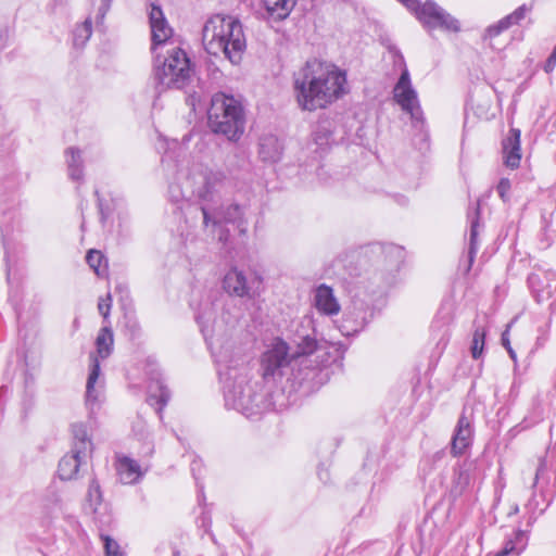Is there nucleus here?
<instances>
[{"instance_id": "obj_1", "label": "nucleus", "mask_w": 556, "mask_h": 556, "mask_svg": "<svg viewBox=\"0 0 556 556\" xmlns=\"http://www.w3.org/2000/svg\"><path fill=\"white\" fill-rule=\"evenodd\" d=\"M201 318L200 316L198 317L200 325H202ZM201 327L217 364L226 406L248 417L258 415L269 408L271 405L269 399L270 388L263 386L260 381L250 384L247 361L235 354L230 345L218 344L215 334L208 337L205 328Z\"/></svg>"}, {"instance_id": "obj_2", "label": "nucleus", "mask_w": 556, "mask_h": 556, "mask_svg": "<svg viewBox=\"0 0 556 556\" xmlns=\"http://www.w3.org/2000/svg\"><path fill=\"white\" fill-rule=\"evenodd\" d=\"M226 178L220 170L197 168L191 172L179 169L168 184V194L173 202L191 200L197 198L204 202L200 210L203 215V224L207 227L222 222L238 223V227L245 225L242 219L243 208L238 204L228 205L224 210L216 208L218 203L217 187Z\"/></svg>"}, {"instance_id": "obj_3", "label": "nucleus", "mask_w": 556, "mask_h": 556, "mask_svg": "<svg viewBox=\"0 0 556 556\" xmlns=\"http://www.w3.org/2000/svg\"><path fill=\"white\" fill-rule=\"evenodd\" d=\"M346 75L336 65L309 60L294 74L299 105L306 111L326 108L346 92Z\"/></svg>"}, {"instance_id": "obj_4", "label": "nucleus", "mask_w": 556, "mask_h": 556, "mask_svg": "<svg viewBox=\"0 0 556 556\" xmlns=\"http://www.w3.org/2000/svg\"><path fill=\"white\" fill-rule=\"evenodd\" d=\"M205 51L214 56L223 55L232 65H238L247 49V39L241 22L232 16L215 14L202 29Z\"/></svg>"}, {"instance_id": "obj_5", "label": "nucleus", "mask_w": 556, "mask_h": 556, "mask_svg": "<svg viewBox=\"0 0 556 556\" xmlns=\"http://www.w3.org/2000/svg\"><path fill=\"white\" fill-rule=\"evenodd\" d=\"M337 350L331 351L326 344H319L309 336L301 338L296 355L300 358L299 368H292L294 379L301 384L307 382L311 387L323 384L328 379L325 369L336 359Z\"/></svg>"}, {"instance_id": "obj_6", "label": "nucleus", "mask_w": 556, "mask_h": 556, "mask_svg": "<svg viewBox=\"0 0 556 556\" xmlns=\"http://www.w3.org/2000/svg\"><path fill=\"white\" fill-rule=\"evenodd\" d=\"M208 126L213 132L228 140H238L244 131V111L241 102L224 92L212 97L207 111Z\"/></svg>"}, {"instance_id": "obj_7", "label": "nucleus", "mask_w": 556, "mask_h": 556, "mask_svg": "<svg viewBox=\"0 0 556 556\" xmlns=\"http://www.w3.org/2000/svg\"><path fill=\"white\" fill-rule=\"evenodd\" d=\"M192 73L191 61L187 52L179 47L167 49L163 60L160 55L156 58L154 80L162 90L184 88L190 81Z\"/></svg>"}, {"instance_id": "obj_8", "label": "nucleus", "mask_w": 556, "mask_h": 556, "mask_svg": "<svg viewBox=\"0 0 556 556\" xmlns=\"http://www.w3.org/2000/svg\"><path fill=\"white\" fill-rule=\"evenodd\" d=\"M408 10L414 12L417 20L428 30L458 31L460 28L459 22L432 0L425 2L409 0Z\"/></svg>"}, {"instance_id": "obj_9", "label": "nucleus", "mask_w": 556, "mask_h": 556, "mask_svg": "<svg viewBox=\"0 0 556 556\" xmlns=\"http://www.w3.org/2000/svg\"><path fill=\"white\" fill-rule=\"evenodd\" d=\"M290 364L288 344L281 340L277 341L261 357L262 384L271 389L273 384L286 375Z\"/></svg>"}, {"instance_id": "obj_10", "label": "nucleus", "mask_w": 556, "mask_h": 556, "mask_svg": "<svg viewBox=\"0 0 556 556\" xmlns=\"http://www.w3.org/2000/svg\"><path fill=\"white\" fill-rule=\"evenodd\" d=\"M393 97L401 109L410 115L413 126L424 131V113L417 98V92L412 87L409 73L406 68L402 72L394 86Z\"/></svg>"}, {"instance_id": "obj_11", "label": "nucleus", "mask_w": 556, "mask_h": 556, "mask_svg": "<svg viewBox=\"0 0 556 556\" xmlns=\"http://www.w3.org/2000/svg\"><path fill=\"white\" fill-rule=\"evenodd\" d=\"M113 342L112 329L110 327H103L96 339L97 355L93 353L90 354V372L86 386V402L88 405H91L97 401L94 383L100 375V363L98 357L102 359L109 357L113 350Z\"/></svg>"}, {"instance_id": "obj_12", "label": "nucleus", "mask_w": 556, "mask_h": 556, "mask_svg": "<svg viewBox=\"0 0 556 556\" xmlns=\"http://www.w3.org/2000/svg\"><path fill=\"white\" fill-rule=\"evenodd\" d=\"M260 283L261 281L257 277L252 274L248 276L243 270L236 267L231 268L223 279L224 290L230 295L239 298H251Z\"/></svg>"}, {"instance_id": "obj_13", "label": "nucleus", "mask_w": 556, "mask_h": 556, "mask_svg": "<svg viewBox=\"0 0 556 556\" xmlns=\"http://www.w3.org/2000/svg\"><path fill=\"white\" fill-rule=\"evenodd\" d=\"M94 420L89 417L86 421H75L71 424L72 448L74 453L90 456L93 450L91 433L94 427Z\"/></svg>"}, {"instance_id": "obj_14", "label": "nucleus", "mask_w": 556, "mask_h": 556, "mask_svg": "<svg viewBox=\"0 0 556 556\" xmlns=\"http://www.w3.org/2000/svg\"><path fill=\"white\" fill-rule=\"evenodd\" d=\"M172 396L170 390L165 383L160 372L151 374L150 383L148 386L147 402L151 406H155L156 413L162 418V410L167 405Z\"/></svg>"}, {"instance_id": "obj_15", "label": "nucleus", "mask_w": 556, "mask_h": 556, "mask_svg": "<svg viewBox=\"0 0 556 556\" xmlns=\"http://www.w3.org/2000/svg\"><path fill=\"white\" fill-rule=\"evenodd\" d=\"M472 433L471 421L464 412L457 421L452 437L451 452L454 456L462 455L470 446Z\"/></svg>"}, {"instance_id": "obj_16", "label": "nucleus", "mask_w": 556, "mask_h": 556, "mask_svg": "<svg viewBox=\"0 0 556 556\" xmlns=\"http://www.w3.org/2000/svg\"><path fill=\"white\" fill-rule=\"evenodd\" d=\"M149 21L153 47L164 43L170 37L172 28L168 26L160 5L151 4Z\"/></svg>"}, {"instance_id": "obj_17", "label": "nucleus", "mask_w": 556, "mask_h": 556, "mask_svg": "<svg viewBox=\"0 0 556 556\" xmlns=\"http://www.w3.org/2000/svg\"><path fill=\"white\" fill-rule=\"evenodd\" d=\"M504 163L507 167L514 169L520 164V130L511 128L502 142Z\"/></svg>"}, {"instance_id": "obj_18", "label": "nucleus", "mask_w": 556, "mask_h": 556, "mask_svg": "<svg viewBox=\"0 0 556 556\" xmlns=\"http://www.w3.org/2000/svg\"><path fill=\"white\" fill-rule=\"evenodd\" d=\"M314 303L316 308L325 315L332 316L340 312V304L334 296L332 288L325 283L316 288Z\"/></svg>"}, {"instance_id": "obj_19", "label": "nucleus", "mask_w": 556, "mask_h": 556, "mask_svg": "<svg viewBox=\"0 0 556 556\" xmlns=\"http://www.w3.org/2000/svg\"><path fill=\"white\" fill-rule=\"evenodd\" d=\"M283 146L275 135H264L260 138L258 155L263 162L277 163L281 160Z\"/></svg>"}, {"instance_id": "obj_20", "label": "nucleus", "mask_w": 556, "mask_h": 556, "mask_svg": "<svg viewBox=\"0 0 556 556\" xmlns=\"http://www.w3.org/2000/svg\"><path fill=\"white\" fill-rule=\"evenodd\" d=\"M89 456L80 453H74L73 450L64 455L59 462V477L61 480H72L76 478L79 467L86 463Z\"/></svg>"}, {"instance_id": "obj_21", "label": "nucleus", "mask_w": 556, "mask_h": 556, "mask_svg": "<svg viewBox=\"0 0 556 556\" xmlns=\"http://www.w3.org/2000/svg\"><path fill=\"white\" fill-rule=\"evenodd\" d=\"M68 176L72 180L79 181L84 177L83 152L78 148H67L65 151Z\"/></svg>"}, {"instance_id": "obj_22", "label": "nucleus", "mask_w": 556, "mask_h": 556, "mask_svg": "<svg viewBox=\"0 0 556 556\" xmlns=\"http://www.w3.org/2000/svg\"><path fill=\"white\" fill-rule=\"evenodd\" d=\"M528 543V536L526 531L517 530L514 536L508 539L504 546L495 554V556H518L526 548Z\"/></svg>"}, {"instance_id": "obj_23", "label": "nucleus", "mask_w": 556, "mask_h": 556, "mask_svg": "<svg viewBox=\"0 0 556 556\" xmlns=\"http://www.w3.org/2000/svg\"><path fill=\"white\" fill-rule=\"evenodd\" d=\"M117 471L124 484L135 483L141 477L140 466L129 457L119 459Z\"/></svg>"}, {"instance_id": "obj_24", "label": "nucleus", "mask_w": 556, "mask_h": 556, "mask_svg": "<svg viewBox=\"0 0 556 556\" xmlns=\"http://www.w3.org/2000/svg\"><path fill=\"white\" fill-rule=\"evenodd\" d=\"M332 141L331 124L328 121L319 122L313 131V142L316 151H324Z\"/></svg>"}, {"instance_id": "obj_25", "label": "nucleus", "mask_w": 556, "mask_h": 556, "mask_svg": "<svg viewBox=\"0 0 556 556\" xmlns=\"http://www.w3.org/2000/svg\"><path fill=\"white\" fill-rule=\"evenodd\" d=\"M366 323L365 315L358 313L354 316V313H349L345 314L342 324L339 326V330L344 336L355 334L364 329Z\"/></svg>"}, {"instance_id": "obj_26", "label": "nucleus", "mask_w": 556, "mask_h": 556, "mask_svg": "<svg viewBox=\"0 0 556 556\" xmlns=\"http://www.w3.org/2000/svg\"><path fill=\"white\" fill-rule=\"evenodd\" d=\"M294 4V0H265L268 13L277 20H283L289 16Z\"/></svg>"}, {"instance_id": "obj_27", "label": "nucleus", "mask_w": 556, "mask_h": 556, "mask_svg": "<svg viewBox=\"0 0 556 556\" xmlns=\"http://www.w3.org/2000/svg\"><path fill=\"white\" fill-rule=\"evenodd\" d=\"M533 4L532 3H523L519 5L511 13L502 17L505 25L510 29L514 26H520L522 22L532 13Z\"/></svg>"}, {"instance_id": "obj_28", "label": "nucleus", "mask_w": 556, "mask_h": 556, "mask_svg": "<svg viewBox=\"0 0 556 556\" xmlns=\"http://www.w3.org/2000/svg\"><path fill=\"white\" fill-rule=\"evenodd\" d=\"M92 34V22L90 18L77 25L73 31V43L76 48H83Z\"/></svg>"}, {"instance_id": "obj_29", "label": "nucleus", "mask_w": 556, "mask_h": 556, "mask_svg": "<svg viewBox=\"0 0 556 556\" xmlns=\"http://www.w3.org/2000/svg\"><path fill=\"white\" fill-rule=\"evenodd\" d=\"M470 483V475L469 469L464 467H459L455 470L453 485H452V494L458 496L463 494V492L467 489Z\"/></svg>"}, {"instance_id": "obj_30", "label": "nucleus", "mask_w": 556, "mask_h": 556, "mask_svg": "<svg viewBox=\"0 0 556 556\" xmlns=\"http://www.w3.org/2000/svg\"><path fill=\"white\" fill-rule=\"evenodd\" d=\"M476 217L471 220L470 238L468 248L469 266L472 265L476 253L478 251V227H479V204L476 207Z\"/></svg>"}, {"instance_id": "obj_31", "label": "nucleus", "mask_w": 556, "mask_h": 556, "mask_svg": "<svg viewBox=\"0 0 556 556\" xmlns=\"http://www.w3.org/2000/svg\"><path fill=\"white\" fill-rule=\"evenodd\" d=\"M486 330L483 327H476L470 345L472 358L478 359L483 353Z\"/></svg>"}, {"instance_id": "obj_32", "label": "nucleus", "mask_w": 556, "mask_h": 556, "mask_svg": "<svg viewBox=\"0 0 556 556\" xmlns=\"http://www.w3.org/2000/svg\"><path fill=\"white\" fill-rule=\"evenodd\" d=\"M508 30V27L505 25L503 20H498L496 23L489 25L483 35L482 39L483 41H488L491 46L494 39H496L500 35H502L504 31Z\"/></svg>"}, {"instance_id": "obj_33", "label": "nucleus", "mask_w": 556, "mask_h": 556, "mask_svg": "<svg viewBox=\"0 0 556 556\" xmlns=\"http://www.w3.org/2000/svg\"><path fill=\"white\" fill-rule=\"evenodd\" d=\"M105 556H125L119 544L108 534H100Z\"/></svg>"}, {"instance_id": "obj_34", "label": "nucleus", "mask_w": 556, "mask_h": 556, "mask_svg": "<svg viewBox=\"0 0 556 556\" xmlns=\"http://www.w3.org/2000/svg\"><path fill=\"white\" fill-rule=\"evenodd\" d=\"M383 253L391 257V268H399L404 258V250L401 247L389 244L383 249Z\"/></svg>"}, {"instance_id": "obj_35", "label": "nucleus", "mask_w": 556, "mask_h": 556, "mask_svg": "<svg viewBox=\"0 0 556 556\" xmlns=\"http://www.w3.org/2000/svg\"><path fill=\"white\" fill-rule=\"evenodd\" d=\"M104 256L100 251L90 250L86 255V261L88 265L99 275L100 274V265L103 261Z\"/></svg>"}, {"instance_id": "obj_36", "label": "nucleus", "mask_w": 556, "mask_h": 556, "mask_svg": "<svg viewBox=\"0 0 556 556\" xmlns=\"http://www.w3.org/2000/svg\"><path fill=\"white\" fill-rule=\"evenodd\" d=\"M102 494L100 491V484L96 479L91 480L88 490V501L91 505H98L101 503Z\"/></svg>"}, {"instance_id": "obj_37", "label": "nucleus", "mask_w": 556, "mask_h": 556, "mask_svg": "<svg viewBox=\"0 0 556 556\" xmlns=\"http://www.w3.org/2000/svg\"><path fill=\"white\" fill-rule=\"evenodd\" d=\"M111 303L112 298L110 293H108L105 299H100L98 303L99 313L103 316L104 319H106L110 315Z\"/></svg>"}, {"instance_id": "obj_38", "label": "nucleus", "mask_w": 556, "mask_h": 556, "mask_svg": "<svg viewBox=\"0 0 556 556\" xmlns=\"http://www.w3.org/2000/svg\"><path fill=\"white\" fill-rule=\"evenodd\" d=\"M496 190L498 192V195L503 201L508 200V192L510 190V181L507 178H502L500 182L497 184Z\"/></svg>"}, {"instance_id": "obj_39", "label": "nucleus", "mask_w": 556, "mask_h": 556, "mask_svg": "<svg viewBox=\"0 0 556 556\" xmlns=\"http://www.w3.org/2000/svg\"><path fill=\"white\" fill-rule=\"evenodd\" d=\"M545 470H546V463L544 459H540L539 465L535 470V476H534V481H533L532 486H535L538 484L541 476L545 472Z\"/></svg>"}, {"instance_id": "obj_40", "label": "nucleus", "mask_w": 556, "mask_h": 556, "mask_svg": "<svg viewBox=\"0 0 556 556\" xmlns=\"http://www.w3.org/2000/svg\"><path fill=\"white\" fill-rule=\"evenodd\" d=\"M510 324H507L506 329L502 333L501 342L505 349L511 348L509 340Z\"/></svg>"}, {"instance_id": "obj_41", "label": "nucleus", "mask_w": 556, "mask_h": 556, "mask_svg": "<svg viewBox=\"0 0 556 556\" xmlns=\"http://www.w3.org/2000/svg\"><path fill=\"white\" fill-rule=\"evenodd\" d=\"M555 66H556V56L549 54V56L547 58V60L545 62L544 71L546 73H551L555 68Z\"/></svg>"}, {"instance_id": "obj_42", "label": "nucleus", "mask_w": 556, "mask_h": 556, "mask_svg": "<svg viewBox=\"0 0 556 556\" xmlns=\"http://www.w3.org/2000/svg\"><path fill=\"white\" fill-rule=\"evenodd\" d=\"M200 466H201V464L198 460H193L192 464H191V471H192V473H193L195 479H198L197 476H195V471L200 468Z\"/></svg>"}, {"instance_id": "obj_43", "label": "nucleus", "mask_w": 556, "mask_h": 556, "mask_svg": "<svg viewBox=\"0 0 556 556\" xmlns=\"http://www.w3.org/2000/svg\"><path fill=\"white\" fill-rule=\"evenodd\" d=\"M110 1L111 0H102L101 10H103V13H105L109 10Z\"/></svg>"}, {"instance_id": "obj_44", "label": "nucleus", "mask_w": 556, "mask_h": 556, "mask_svg": "<svg viewBox=\"0 0 556 556\" xmlns=\"http://www.w3.org/2000/svg\"><path fill=\"white\" fill-rule=\"evenodd\" d=\"M506 350H507V352H508V354H509L510 358H511L513 361H516L517 356H516V353H515V351L513 350V348H508V349H506Z\"/></svg>"}, {"instance_id": "obj_45", "label": "nucleus", "mask_w": 556, "mask_h": 556, "mask_svg": "<svg viewBox=\"0 0 556 556\" xmlns=\"http://www.w3.org/2000/svg\"><path fill=\"white\" fill-rule=\"evenodd\" d=\"M153 452V447L152 446H148L147 447V451L143 452L144 455H151Z\"/></svg>"}, {"instance_id": "obj_46", "label": "nucleus", "mask_w": 556, "mask_h": 556, "mask_svg": "<svg viewBox=\"0 0 556 556\" xmlns=\"http://www.w3.org/2000/svg\"><path fill=\"white\" fill-rule=\"evenodd\" d=\"M518 510H519L518 505H515V506L511 508V510H510L509 515L517 514V513H518Z\"/></svg>"}, {"instance_id": "obj_47", "label": "nucleus", "mask_w": 556, "mask_h": 556, "mask_svg": "<svg viewBox=\"0 0 556 556\" xmlns=\"http://www.w3.org/2000/svg\"><path fill=\"white\" fill-rule=\"evenodd\" d=\"M551 54L556 56V43Z\"/></svg>"}, {"instance_id": "obj_48", "label": "nucleus", "mask_w": 556, "mask_h": 556, "mask_svg": "<svg viewBox=\"0 0 556 556\" xmlns=\"http://www.w3.org/2000/svg\"><path fill=\"white\" fill-rule=\"evenodd\" d=\"M10 271H11V269H10V267L8 266V268H7L8 279L10 278Z\"/></svg>"}, {"instance_id": "obj_49", "label": "nucleus", "mask_w": 556, "mask_h": 556, "mask_svg": "<svg viewBox=\"0 0 556 556\" xmlns=\"http://www.w3.org/2000/svg\"><path fill=\"white\" fill-rule=\"evenodd\" d=\"M318 476L320 477V479H323V473L321 471L318 472Z\"/></svg>"}]
</instances>
